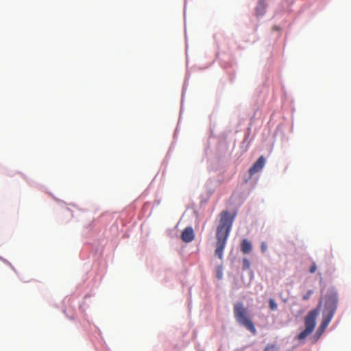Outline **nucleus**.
I'll list each match as a JSON object with an SVG mask.
<instances>
[{
  "label": "nucleus",
  "instance_id": "obj_2",
  "mask_svg": "<svg viewBox=\"0 0 351 351\" xmlns=\"http://www.w3.org/2000/svg\"><path fill=\"white\" fill-rule=\"evenodd\" d=\"M234 317L237 322L245 327L253 335L256 333V329L252 322L251 315L242 302H237L233 307Z\"/></svg>",
  "mask_w": 351,
  "mask_h": 351
},
{
  "label": "nucleus",
  "instance_id": "obj_1",
  "mask_svg": "<svg viewBox=\"0 0 351 351\" xmlns=\"http://www.w3.org/2000/svg\"><path fill=\"white\" fill-rule=\"evenodd\" d=\"M220 219L216 230V249L215 254L220 260L223 258V252L230 234L234 216L231 215L227 210L222 211L219 215Z\"/></svg>",
  "mask_w": 351,
  "mask_h": 351
},
{
  "label": "nucleus",
  "instance_id": "obj_12",
  "mask_svg": "<svg viewBox=\"0 0 351 351\" xmlns=\"http://www.w3.org/2000/svg\"><path fill=\"white\" fill-rule=\"evenodd\" d=\"M217 277L218 279L221 280L223 277V269L221 266H218L217 267Z\"/></svg>",
  "mask_w": 351,
  "mask_h": 351
},
{
  "label": "nucleus",
  "instance_id": "obj_15",
  "mask_svg": "<svg viewBox=\"0 0 351 351\" xmlns=\"http://www.w3.org/2000/svg\"><path fill=\"white\" fill-rule=\"evenodd\" d=\"M267 246L266 243L263 242V243H261V250H262V252H263V253H264V252H265L267 251Z\"/></svg>",
  "mask_w": 351,
  "mask_h": 351
},
{
  "label": "nucleus",
  "instance_id": "obj_4",
  "mask_svg": "<svg viewBox=\"0 0 351 351\" xmlns=\"http://www.w3.org/2000/svg\"><path fill=\"white\" fill-rule=\"evenodd\" d=\"M337 293L334 291H330L325 296L323 315H331V316H333L337 309Z\"/></svg>",
  "mask_w": 351,
  "mask_h": 351
},
{
  "label": "nucleus",
  "instance_id": "obj_3",
  "mask_svg": "<svg viewBox=\"0 0 351 351\" xmlns=\"http://www.w3.org/2000/svg\"><path fill=\"white\" fill-rule=\"evenodd\" d=\"M321 306V302L317 308L311 311L305 317V329L298 335V339L303 340L308 336L315 327V319L319 313V309Z\"/></svg>",
  "mask_w": 351,
  "mask_h": 351
},
{
  "label": "nucleus",
  "instance_id": "obj_6",
  "mask_svg": "<svg viewBox=\"0 0 351 351\" xmlns=\"http://www.w3.org/2000/svg\"><path fill=\"white\" fill-rule=\"evenodd\" d=\"M181 238L186 243L191 242L194 238V231L191 227L186 228L182 232Z\"/></svg>",
  "mask_w": 351,
  "mask_h": 351
},
{
  "label": "nucleus",
  "instance_id": "obj_9",
  "mask_svg": "<svg viewBox=\"0 0 351 351\" xmlns=\"http://www.w3.org/2000/svg\"><path fill=\"white\" fill-rule=\"evenodd\" d=\"M264 351H278V348L275 344H268Z\"/></svg>",
  "mask_w": 351,
  "mask_h": 351
},
{
  "label": "nucleus",
  "instance_id": "obj_10",
  "mask_svg": "<svg viewBox=\"0 0 351 351\" xmlns=\"http://www.w3.org/2000/svg\"><path fill=\"white\" fill-rule=\"evenodd\" d=\"M269 308L271 311H276L278 308V305L274 299H269Z\"/></svg>",
  "mask_w": 351,
  "mask_h": 351
},
{
  "label": "nucleus",
  "instance_id": "obj_7",
  "mask_svg": "<svg viewBox=\"0 0 351 351\" xmlns=\"http://www.w3.org/2000/svg\"><path fill=\"white\" fill-rule=\"evenodd\" d=\"M252 246L251 242L246 239H243L241 243V252L243 254H246L250 253L252 252Z\"/></svg>",
  "mask_w": 351,
  "mask_h": 351
},
{
  "label": "nucleus",
  "instance_id": "obj_11",
  "mask_svg": "<svg viewBox=\"0 0 351 351\" xmlns=\"http://www.w3.org/2000/svg\"><path fill=\"white\" fill-rule=\"evenodd\" d=\"M250 267V261L247 258H244L243 259V269L244 270H245V269H249Z\"/></svg>",
  "mask_w": 351,
  "mask_h": 351
},
{
  "label": "nucleus",
  "instance_id": "obj_13",
  "mask_svg": "<svg viewBox=\"0 0 351 351\" xmlns=\"http://www.w3.org/2000/svg\"><path fill=\"white\" fill-rule=\"evenodd\" d=\"M313 291L312 290H308L304 295L302 296L303 300H307L312 295Z\"/></svg>",
  "mask_w": 351,
  "mask_h": 351
},
{
  "label": "nucleus",
  "instance_id": "obj_5",
  "mask_svg": "<svg viewBox=\"0 0 351 351\" xmlns=\"http://www.w3.org/2000/svg\"><path fill=\"white\" fill-rule=\"evenodd\" d=\"M265 163V158L264 156H261L258 158V159L254 162L252 167L249 169V174L250 177L254 176L256 173L260 171L264 167Z\"/></svg>",
  "mask_w": 351,
  "mask_h": 351
},
{
  "label": "nucleus",
  "instance_id": "obj_8",
  "mask_svg": "<svg viewBox=\"0 0 351 351\" xmlns=\"http://www.w3.org/2000/svg\"><path fill=\"white\" fill-rule=\"evenodd\" d=\"M323 316L324 318L321 326L323 328H326L330 322L333 316H331V315H323Z\"/></svg>",
  "mask_w": 351,
  "mask_h": 351
},
{
  "label": "nucleus",
  "instance_id": "obj_14",
  "mask_svg": "<svg viewBox=\"0 0 351 351\" xmlns=\"http://www.w3.org/2000/svg\"><path fill=\"white\" fill-rule=\"evenodd\" d=\"M317 270V265L316 264L314 263L312 264V265L311 266L310 269H309V271L310 273L311 274H313Z\"/></svg>",
  "mask_w": 351,
  "mask_h": 351
}]
</instances>
